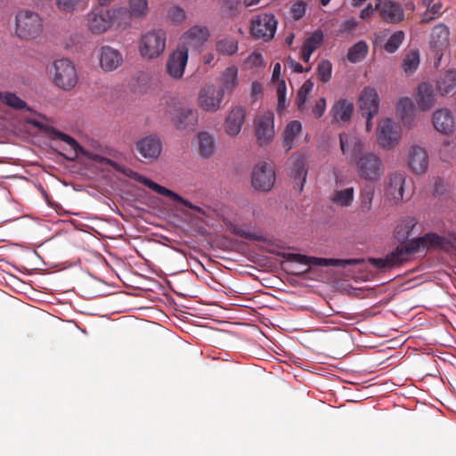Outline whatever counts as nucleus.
<instances>
[{
	"label": "nucleus",
	"instance_id": "obj_8",
	"mask_svg": "<svg viewBox=\"0 0 456 456\" xmlns=\"http://www.w3.org/2000/svg\"><path fill=\"white\" fill-rule=\"evenodd\" d=\"M377 137L381 147L390 149L399 142L401 126L389 118H384L379 124Z\"/></svg>",
	"mask_w": 456,
	"mask_h": 456
},
{
	"label": "nucleus",
	"instance_id": "obj_55",
	"mask_svg": "<svg viewBox=\"0 0 456 456\" xmlns=\"http://www.w3.org/2000/svg\"><path fill=\"white\" fill-rule=\"evenodd\" d=\"M247 63L252 68H261L265 66L263 56L259 53H251L247 59Z\"/></svg>",
	"mask_w": 456,
	"mask_h": 456
},
{
	"label": "nucleus",
	"instance_id": "obj_29",
	"mask_svg": "<svg viewBox=\"0 0 456 456\" xmlns=\"http://www.w3.org/2000/svg\"><path fill=\"white\" fill-rule=\"evenodd\" d=\"M405 175L403 173H393L389 175V182L386 189V194L395 202L403 199Z\"/></svg>",
	"mask_w": 456,
	"mask_h": 456
},
{
	"label": "nucleus",
	"instance_id": "obj_34",
	"mask_svg": "<svg viewBox=\"0 0 456 456\" xmlns=\"http://www.w3.org/2000/svg\"><path fill=\"white\" fill-rule=\"evenodd\" d=\"M396 111L404 126H411L413 121L414 103L409 97L401 98L396 104Z\"/></svg>",
	"mask_w": 456,
	"mask_h": 456
},
{
	"label": "nucleus",
	"instance_id": "obj_51",
	"mask_svg": "<svg viewBox=\"0 0 456 456\" xmlns=\"http://www.w3.org/2000/svg\"><path fill=\"white\" fill-rule=\"evenodd\" d=\"M168 18L176 23H181L186 18L185 12L179 6H173L168 11Z\"/></svg>",
	"mask_w": 456,
	"mask_h": 456
},
{
	"label": "nucleus",
	"instance_id": "obj_45",
	"mask_svg": "<svg viewBox=\"0 0 456 456\" xmlns=\"http://www.w3.org/2000/svg\"><path fill=\"white\" fill-rule=\"evenodd\" d=\"M0 100L6 105L12 107L14 110H29L27 103L12 93H3L0 94Z\"/></svg>",
	"mask_w": 456,
	"mask_h": 456
},
{
	"label": "nucleus",
	"instance_id": "obj_59",
	"mask_svg": "<svg viewBox=\"0 0 456 456\" xmlns=\"http://www.w3.org/2000/svg\"><path fill=\"white\" fill-rule=\"evenodd\" d=\"M235 233L240 236L241 238L248 240H258V237L251 232L246 231L242 228L236 229Z\"/></svg>",
	"mask_w": 456,
	"mask_h": 456
},
{
	"label": "nucleus",
	"instance_id": "obj_62",
	"mask_svg": "<svg viewBox=\"0 0 456 456\" xmlns=\"http://www.w3.org/2000/svg\"><path fill=\"white\" fill-rule=\"evenodd\" d=\"M444 181L440 178L436 179L435 181V188L433 190V192L434 194H443L444 193Z\"/></svg>",
	"mask_w": 456,
	"mask_h": 456
},
{
	"label": "nucleus",
	"instance_id": "obj_43",
	"mask_svg": "<svg viewBox=\"0 0 456 456\" xmlns=\"http://www.w3.org/2000/svg\"><path fill=\"white\" fill-rule=\"evenodd\" d=\"M405 35L403 30L394 32L384 45V50L388 53H395L403 44Z\"/></svg>",
	"mask_w": 456,
	"mask_h": 456
},
{
	"label": "nucleus",
	"instance_id": "obj_13",
	"mask_svg": "<svg viewBox=\"0 0 456 456\" xmlns=\"http://www.w3.org/2000/svg\"><path fill=\"white\" fill-rule=\"evenodd\" d=\"M256 136L258 143L263 146L268 144L274 135V115L267 111L255 119Z\"/></svg>",
	"mask_w": 456,
	"mask_h": 456
},
{
	"label": "nucleus",
	"instance_id": "obj_46",
	"mask_svg": "<svg viewBox=\"0 0 456 456\" xmlns=\"http://www.w3.org/2000/svg\"><path fill=\"white\" fill-rule=\"evenodd\" d=\"M375 190L371 185H366L360 193L361 209L363 212H369L372 207Z\"/></svg>",
	"mask_w": 456,
	"mask_h": 456
},
{
	"label": "nucleus",
	"instance_id": "obj_60",
	"mask_svg": "<svg viewBox=\"0 0 456 456\" xmlns=\"http://www.w3.org/2000/svg\"><path fill=\"white\" fill-rule=\"evenodd\" d=\"M307 96V94L302 92L301 90H298L297 94V105L299 110H303L305 108Z\"/></svg>",
	"mask_w": 456,
	"mask_h": 456
},
{
	"label": "nucleus",
	"instance_id": "obj_41",
	"mask_svg": "<svg viewBox=\"0 0 456 456\" xmlns=\"http://www.w3.org/2000/svg\"><path fill=\"white\" fill-rule=\"evenodd\" d=\"M163 286L159 282L144 275V299L149 298L151 302L160 300Z\"/></svg>",
	"mask_w": 456,
	"mask_h": 456
},
{
	"label": "nucleus",
	"instance_id": "obj_37",
	"mask_svg": "<svg viewBox=\"0 0 456 456\" xmlns=\"http://www.w3.org/2000/svg\"><path fill=\"white\" fill-rule=\"evenodd\" d=\"M161 152L162 142L158 136H144V159H157Z\"/></svg>",
	"mask_w": 456,
	"mask_h": 456
},
{
	"label": "nucleus",
	"instance_id": "obj_35",
	"mask_svg": "<svg viewBox=\"0 0 456 456\" xmlns=\"http://www.w3.org/2000/svg\"><path fill=\"white\" fill-rule=\"evenodd\" d=\"M198 146L200 155L210 157L216 151V143L212 134L202 131L197 134Z\"/></svg>",
	"mask_w": 456,
	"mask_h": 456
},
{
	"label": "nucleus",
	"instance_id": "obj_44",
	"mask_svg": "<svg viewBox=\"0 0 456 456\" xmlns=\"http://www.w3.org/2000/svg\"><path fill=\"white\" fill-rule=\"evenodd\" d=\"M216 50L222 54L233 55L238 52V41L232 37H225L216 42Z\"/></svg>",
	"mask_w": 456,
	"mask_h": 456
},
{
	"label": "nucleus",
	"instance_id": "obj_47",
	"mask_svg": "<svg viewBox=\"0 0 456 456\" xmlns=\"http://www.w3.org/2000/svg\"><path fill=\"white\" fill-rule=\"evenodd\" d=\"M322 41L323 33L321 29H317L305 40L302 47L313 53L322 45Z\"/></svg>",
	"mask_w": 456,
	"mask_h": 456
},
{
	"label": "nucleus",
	"instance_id": "obj_31",
	"mask_svg": "<svg viewBox=\"0 0 456 456\" xmlns=\"http://www.w3.org/2000/svg\"><path fill=\"white\" fill-rule=\"evenodd\" d=\"M416 217L407 216L399 220L395 228V237L398 241L405 242L411 234L413 228L417 225Z\"/></svg>",
	"mask_w": 456,
	"mask_h": 456
},
{
	"label": "nucleus",
	"instance_id": "obj_28",
	"mask_svg": "<svg viewBox=\"0 0 456 456\" xmlns=\"http://www.w3.org/2000/svg\"><path fill=\"white\" fill-rule=\"evenodd\" d=\"M409 165L413 172L424 173L428 166V156L425 149L418 145L409 150Z\"/></svg>",
	"mask_w": 456,
	"mask_h": 456
},
{
	"label": "nucleus",
	"instance_id": "obj_53",
	"mask_svg": "<svg viewBox=\"0 0 456 456\" xmlns=\"http://www.w3.org/2000/svg\"><path fill=\"white\" fill-rule=\"evenodd\" d=\"M129 12L133 17L142 15V0H128Z\"/></svg>",
	"mask_w": 456,
	"mask_h": 456
},
{
	"label": "nucleus",
	"instance_id": "obj_4",
	"mask_svg": "<svg viewBox=\"0 0 456 456\" xmlns=\"http://www.w3.org/2000/svg\"><path fill=\"white\" fill-rule=\"evenodd\" d=\"M283 257L288 262L298 263L306 266H336L346 267L347 265H357L365 262L363 258H324L316 256H308L300 253H284Z\"/></svg>",
	"mask_w": 456,
	"mask_h": 456
},
{
	"label": "nucleus",
	"instance_id": "obj_2",
	"mask_svg": "<svg viewBox=\"0 0 456 456\" xmlns=\"http://www.w3.org/2000/svg\"><path fill=\"white\" fill-rule=\"evenodd\" d=\"M29 123L35 127L38 128L40 131L45 132L51 141L61 140L67 143L69 146L71 152L73 153L71 157H66L69 159H74L78 156V154H82L92 160L97 161L99 163L108 164L114 169L120 171L127 175H131L132 174H134L133 171L121 167L119 164L110 159L102 157L96 153L89 152L88 151L85 150L82 146H80L79 143L73 137L57 130L56 128L49 125L44 124L36 119L29 120Z\"/></svg>",
	"mask_w": 456,
	"mask_h": 456
},
{
	"label": "nucleus",
	"instance_id": "obj_21",
	"mask_svg": "<svg viewBox=\"0 0 456 456\" xmlns=\"http://www.w3.org/2000/svg\"><path fill=\"white\" fill-rule=\"evenodd\" d=\"M198 111L187 108L180 109L177 115L173 118L174 125L181 131H193L198 124Z\"/></svg>",
	"mask_w": 456,
	"mask_h": 456
},
{
	"label": "nucleus",
	"instance_id": "obj_22",
	"mask_svg": "<svg viewBox=\"0 0 456 456\" xmlns=\"http://www.w3.org/2000/svg\"><path fill=\"white\" fill-rule=\"evenodd\" d=\"M416 253H419V251L412 239L407 242H402L388 254L393 266L395 267L408 262L411 259V256Z\"/></svg>",
	"mask_w": 456,
	"mask_h": 456
},
{
	"label": "nucleus",
	"instance_id": "obj_63",
	"mask_svg": "<svg viewBox=\"0 0 456 456\" xmlns=\"http://www.w3.org/2000/svg\"><path fill=\"white\" fill-rule=\"evenodd\" d=\"M428 6V9L433 12V14L435 15H438L441 13V9H442V4L440 2L438 3H432L430 4V5H427Z\"/></svg>",
	"mask_w": 456,
	"mask_h": 456
},
{
	"label": "nucleus",
	"instance_id": "obj_11",
	"mask_svg": "<svg viewBox=\"0 0 456 456\" xmlns=\"http://www.w3.org/2000/svg\"><path fill=\"white\" fill-rule=\"evenodd\" d=\"M189 48L185 45H178L173 51L167 61V71L170 77L179 79L184 73L188 62Z\"/></svg>",
	"mask_w": 456,
	"mask_h": 456
},
{
	"label": "nucleus",
	"instance_id": "obj_25",
	"mask_svg": "<svg viewBox=\"0 0 456 456\" xmlns=\"http://www.w3.org/2000/svg\"><path fill=\"white\" fill-rule=\"evenodd\" d=\"M354 111V104L346 100L339 99L332 105L330 115L331 117V123L347 122L351 119Z\"/></svg>",
	"mask_w": 456,
	"mask_h": 456
},
{
	"label": "nucleus",
	"instance_id": "obj_20",
	"mask_svg": "<svg viewBox=\"0 0 456 456\" xmlns=\"http://www.w3.org/2000/svg\"><path fill=\"white\" fill-rule=\"evenodd\" d=\"M289 175L294 179L295 183L298 186L299 191H301L305 183L307 175L305 158L301 155H293L289 159Z\"/></svg>",
	"mask_w": 456,
	"mask_h": 456
},
{
	"label": "nucleus",
	"instance_id": "obj_5",
	"mask_svg": "<svg viewBox=\"0 0 456 456\" xmlns=\"http://www.w3.org/2000/svg\"><path fill=\"white\" fill-rule=\"evenodd\" d=\"M53 66V82L55 86L63 90H70L77 85V70L70 61L67 59L57 60Z\"/></svg>",
	"mask_w": 456,
	"mask_h": 456
},
{
	"label": "nucleus",
	"instance_id": "obj_38",
	"mask_svg": "<svg viewBox=\"0 0 456 456\" xmlns=\"http://www.w3.org/2000/svg\"><path fill=\"white\" fill-rule=\"evenodd\" d=\"M369 52V46L364 40H359L349 47L346 54L347 61L351 63H358L365 59Z\"/></svg>",
	"mask_w": 456,
	"mask_h": 456
},
{
	"label": "nucleus",
	"instance_id": "obj_57",
	"mask_svg": "<svg viewBox=\"0 0 456 456\" xmlns=\"http://www.w3.org/2000/svg\"><path fill=\"white\" fill-rule=\"evenodd\" d=\"M292 15L296 20L302 18L306 11V4L304 2H297L292 6Z\"/></svg>",
	"mask_w": 456,
	"mask_h": 456
},
{
	"label": "nucleus",
	"instance_id": "obj_52",
	"mask_svg": "<svg viewBox=\"0 0 456 456\" xmlns=\"http://www.w3.org/2000/svg\"><path fill=\"white\" fill-rule=\"evenodd\" d=\"M358 26V21L354 18H350L341 23L338 28V35H345L355 29Z\"/></svg>",
	"mask_w": 456,
	"mask_h": 456
},
{
	"label": "nucleus",
	"instance_id": "obj_10",
	"mask_svg": "<svg viewBox=\"0 0 456 456\" xmlns=\"http://www.w3.org/2000/svg\"><path fill=\"white\" fill-rule=\"evenodd\" d=\"M115 11L103 8H96L88 14V27L92 33L102 34L107 31L114 20Z\"/></svg>",
	"mask_w": 456,
	"mask_h": 456
},
{
	"label": "nucleus",
	"instance_id": "obj_42",
	"mask_svg": "<svg viewBox=\"0 0 456 456\" xmlns=\"http://www.w3.org/2000/svg\"><path fill=\"white\" fill-rule=\"evenodd\" d=\"M354 196V190L353 187L346 188L344 190L336 191L333 193L331 200L333 203L340 207H348L352 204Z\"/></svg>",
	"mask_w": 456,
	"mask_h": 456
},
{
	"label": "nucleus",
	"instance_id": "obj_36",
	"mask_svg": "<svg viewBox=\"0 0 456 456\" xmlns=\"http://www.w3.org/2000/svg\"><path fill=\"white\" fill-rule=\"evenodd\" d=\"M302 129V124L298 120L290 121L285 127L282 135V147L286 151H289L293 148V142L297 134Z\"/></svg>",
	"mask_w": 456,
	"mask_h": 456
},
{
	"label": "nucleus",
	"instance_id": "obj_6",
	"mask_svg": "<svg viewBox=\"0 0 456 456\" xmlns=\"http://www.w3.org/2000/svg\"><path fill=\"white\" fill-rule=\"evenodd\" d=\"M278 21L273 13H260L251 20L250 32L253 37L271 40L276 32Z\"/></svg>",
	"mask_w": 456,
	"mask_h": 456
},
{
	"label": "nucleus",
	"instance_id": "obj_15",
	"mask_svg": "<svg viewBox=\"0 0 456 456\" xmlns=\"http://www.w3.org/2000/svg\"><path fill=\"white\" fill-rule=\"evenodd\" d=\"M99 66L104 72L118 69L123 64V55L119 50L110 45H102L97 53Z\"/></svg>",
	"mask_w": 456,
	"mask_h": 456
},
{
	"label": "nucleus",
	"instance_id": "obj_27",
	"mask_svg": "<svg viewBox=\"0 0 456 456\" xmlns=\"http://www.w3.org/2000/svg\"><path fill=\"white\" fill-rule=\"evenodd\" d=\"M144 186L151 189L152 191H154L155 192H157L159 195L170 198L173 201L177 202L188 208L194 209V210H200L199 207H196L188 200L183 199L179 194L174 192L173 191H171V190H169V189H167V188H166V187H164V186H162L146 177H144Z\"/></svg>",
	"mask_w": 456,
	"mask_h": 456
},
{
	"label": "nucleus",
	"instance_id": "obj_40",
	"mask_svg": "<svg viewBox=\"0 0 456 456\" xmlns=\"http://www.w3.org/2000/svg\"><path fill=\"white\" fill-rule=\"evenodd\" d=\"M55 5L61 12L72 13L85 10L87 6V0H55Z\"/></svg>",
	"mask_w": 456,
	"mask_h": 456
},
{
	"label": "nucleus",
	"instance_id": "obj_12",
	"mask_svg": "<svg viewBox=\"0 0 456 456\" xmlns=\"http://www.w3.org/2000/svg\"><path fill=\"white\" fill-rule=\"evenodd\" d=\"M167 35L161 28L153 29L144 34V57H159L166 48Z\"/></svg>",
	"mask_w": 456,
	"mask_h": 456
},
{
	"label": "nucleus",
	"instance_id": "obj_24",
	"mask_svg": "<svg viewBox=\"0 0 456 456\" xmlns=\"http://www.w3.org/2000/svg\"><path fill=\"white\" fill-rule=\"evenodd\" d=\"M208 37L209 31L207 27L193 26L183 33L182 37L183 44L181 45H185L188 48L189 46L200 47L208 40Z\"/></svg>",
	"mask_w": 456,
	"mask_h": 456
},
{
	"label": "nucleus",
	"instance_id": "obj_54",
	"mask_svg": "<svg viewBox=\"0 0 456 456\" xmlns=\"http://www.w3.org/2000/svg\"><path fill=\"white\" fill-rule=\"evenodd\" d=\"M278 94V110L283 109L286 106V84L284 80H281L277 88Z\"/></svg>",
	"mask_w": 456,
	"mask_h": 456
},
{
	"label": "nucleus",
	"instance_id": "obj_49",
	"mask_svg": "<svg viewBox=\"0 0 456 456\" xmlns=\"http://www.w3.org/2000/svg\"><path fill=\"white\" fill-rule=\"evenodd\" d=\"M318 77L322 82H329L331 78L332 65L328 60H322L317 67Z\"/></svg>",
	"mask_w": 456,
	"mask_h": 456
},
{
	"label": "nucleus",
	"instance_id": "obj_39",
	"mask_svg": "<svg viewBox=\"0 0 456 456\" xmlns=\"http://www.w3.org/2000/svg\"><path fill=\"white\" fill-rule=\"evenodd\" d=\"M419 63V51L418 49H411L404 55L402 62V69L406 74L410 75L417 70Z\"/></svg>",
	"mask_w": 456,
	"mask_h": 456
},
{
	"label": "nucleus",
	"instance_id": "obj_9",
	"mask_svg": "<svg viewBox=\"0 0 456 456\" xmlns=\"http://www.w3.org/2000/svg\"><path fill=\"white\" fill-rule=\"evenodd\" d=\"M224 96L223 89L213 84L208 85L200 91L198 104L207 112H216L221 108Z\"/></svg>",
	"mask_w": 456,
	"mask_h": 456
},
{
	"label": "nucleus",
	"instance_id": "obj_1",
	"mask_svg": "<svg viewBox=\"0 0 456 456\" xmlns=\"http://www.w3.org/2000/svg\"><path fill=\"white\" fill-rule=\"evenodd\" d=\"M340 149L346 160L355 164L361 178L379 181L384 175L385 167L379 156L373 152H364V142L356 138H349L346 133L339 134Z\"/></svg>",
	"mask_w": 456,
	"mask_h": 456
},
{
	"label": "nucleus",
	"instance_id": "obj_23",
	"mask_svg": "<svg viewBox=\"0 0 456 456\" xmlns=\"http://www.w3.org/2000/svg\"><path fill=\"white\" fill-rule=\"evenodd\" d=\"M450 30L449 28L444 24L439 23L436 25L431 31L429 37V46L436 52V54L441 53L449 43Z\"/></svg>",
	"mask_w": 456,
	"mask_h": 456
},
{
	"label": "nucleus",
	"instance_id": "obj_17",
	"mask_svg": "<svg viewBox=\"0 0 456 456\" xmlns=\"http://www.w3.org/2000/svg\"><path fill=\"white\" fill-rule=\"evenodd\" d=\"M359 107L362 115L375 116L379 109V97L375 88L365 87L359 98Z\"/></svg>",
	"mask_w": 456,
	"mask_h": 456
},
{
	"label": "nucleus",
	"instance_id": "obj_26",
	"mask_svg": "<svg viewBox=\"0 0 456 456\" xmlns=\"http://www.w3.org/2000/svg\"><path fill=\"white\" fill-rule=\"evenodd\" d=\"M144 186L151 189L152 191H154L155 192H157L159 195L170 198L173 201L177 202L188 208L194 209V210H200L199 207H196L188 200L183 199L179 194L174 192L173 191H171V190H169V189H167V188H166V187H164V186H162L146 177H144Z\"/></svg>",
	"mask_w": 456,
	"mask_h": 456
},
{
	"label": "nucleus",
	"instance_id": "obj_3",
	"mask_svg": "<svg viewBox=\"0 0 456 456\" xmlns=\"http://www.w3.org/2000/svg\"><path fill=\"white\" fill-rule=\"evenodd\" d=\"M43 32V20L35 12L20 11L16 15V35L25 40L37 38Z\"/></svg>",
	"mask_w": 456,
	"mask_h": 456
},
{
	"label": "nucleus",
	"instance_id": "obj_32",
	"mask_svg": "<svg viewBox=\"0 0 456 456\" xmlns=\"http://www.w3.org/2000/svg\"><path fill=\"white\" fill-rule=\"evenodd\" d=\"M456 87V70L448 69L440 75L436 81V89L441 95H445Z\"/></svg>",
	"mask_w": 456,
	"mask_h": 456
},
{
	"label": "nucleus",
	"instance_id": "obj_58",
	"mask_svg": "<svg viewBox=\"0 0 456 456\" xmlns=\"http://www.w3.org/2000/svg\"><path fill=\"white\" fill-rule=\"evenodd\" d=\"M288 64L289 67L297 73H304L308 72L310 70V68L305 69L299 62L296 61L291 58H289Z\"/></svg>",
	"mask_w": 456,
	"mask_h": 456
},
{
	"label": "nucleus",
	"instance_id": "obj_7",
	"mask_svg": "<svg viewBox=\"0 0 456 456\" xmlns=\"http://www.w3.org/2000/svg\"><path fill=\"white\" fill-rule=\"evenodd\" d=\"M276 175L273 167L267 162H260L254 167L252 172L253 187L264 192L270 191L275 183Z\"/></svg>",
	"mask_w": 456,
	"mask_h": 456
},
{
	"label": "nucleus",
	"instance_id": "obj_56",
	"mask_svg": "<svg viewBox=\"0 0 456 456\" xmlns=\"http://www.w3.org/2000/svg\"><path fill=\"white\" fill-rule=\"evenodd\" d=\"M326 110V99L325 98H320L315 104L314 105L312 109L313 114L316 118H322Z\"/></svg>",
	"mask_w": 456,
	"mask_h": 456
},
{
	"label": "nucleus",
	"instance_id": "obj_16",
	"mask_svg": "<svg viewBox=\"0 0 456 456\" xmlns=\"http://www.w3.org/2000/svg\"><path fill=\"white\" fill-rule=\"evenodd\" d=\"M419 253L426 254L428 251L443 249L449 245V240L436 232H428L423 236L413 239Z\"/></svg>",
	"mask_w": 456,
	"mask_h": 456
},
{
	"label": "nucleus",
	"instance_id": "obj_33",
	"mask_svg": "<svg viewBox=\"0 0 456 456\" xmlns=\"http://www.w3.org/2000/svg\"><path fill=\"white\" fill-rule=\"evenodd\" d=\"M238 69L235 66L227 67L222 73L220 77L223 93H231L238 85Z\"/></svg>",
	"mask_w": 456,
	"mask_h": 456
},
{
	"label": "nucleus",
	"instance_id": "obj_64",
	"mask_svg": "<svg viewBox=\"0 0 456 456\" xmlns=\"http://www.w3.org/2000/svg\"><path fill=\"white\" fill-rule=\"evenodd\" d=\"M421 21L423 23H428L431 20H433L435 18H436V15L433 14V12H431L428 9L424 12L422 14H421Z\"/></svg>",
	"mask_w": 456,
	"mask_h": 456
},
{
	"label": "nucleus",
	"instance_id": "obj_48",
	"mask_svg": "<svg viewBox=\"0 0 456 456\" xmlns=\"http://www.w3.org/2000/svg\"><path fill=\"white\" fill-rule=\"evenodd\" d=\"M455 151H456V143L452 141L445 140V141H444L443 144L441 145V148L439 151L440 159L443 161L447 162L451 159H452Z\"/></svg>",
	"mask_w": 456,
	"mask_h": 456
},
{
	"label": "nucleus",
	"instance_id": "obj_61",
	"mask_svg": "<svg viewBox=\"0 0 456 456\" xmlns=\"http://www.w3.org/2000/svg\"><path fill=\"white\" fill-rule=\"evenodd\" d=\"M374 10L376 9L372 7L371 4H368V5L361 11L360 18L362 20L369 18L373 14Z\"/></svg>",
	"mask_w": 456,
	"mask_h": 456
},
{
	"label": "nucleus",
	"instance_id": "obj_30",
	"mask_svg": "<svg viewBox=\"0 0 456 456\" xmlns=\"http://www.w3.org/2000/svg\"><path fill=\"white\" fill-rule=\"evenodd\" d=\"M436 102V94L432 85L423 82L419 85L417 91V104L423 110H429Z\"/></svg>",
	"mask_w": 456,
	"mask_h": 456
},
{
	"label": "nucleus",
	"instance_id": "obj_14",
	"mask_svg": "<svg viewBox=\"0 0 456 456\" xmlns=\"http://www.w3.org/2000/svg\"><path fill=\"white\" fill-rule=\"evenodd\" d=\"M375 9L386 23L395 24L404 19L403 8L393 0H377Z\"/></svg>",
	"mask_w": 456,
	"mask_h": 456
},
{
	"label": "nucleus",
	"instance_id": "obj_18",
	"mask_svg": "<svg viewBox=\"0 0 456 456\" xmlns=\"http://www.w3.org/2000/svg\"><path fill=\"white\" fill-rule=\"evenodd\" d=\"M246 110L241 106H236L231 110L224 121V129L231 136L238 135L245 122Z\"/></svg>",
	"mask_w": 456,
	"mask_h": 456
},
{
	"label": "nucleus",
	"instance_id": "obj_19",
	"mask_svg": "<svg viewBox=\"0 0 456 456\" xmlns=\"http://www.w3.org/2000/svg\"><path fill=\"white\" fill-rule=\"evenodd\" d=\"M434 127L441 134H448L455 129V119L448 109L436 110L433 114Z\"/></svg>",
	"mask_w": 456,
	"mask_h": 456
},
{
	"label": "nucleus",
	"instance_id": "obj_50",
	"mask_svg": "<svg viewBox=\"0 0 456 456\" xmlns=\"http://www.w3.org/2000/svg\"><path fill=\"white\" fill-rule=\"evenodd\" d=\"M368 262L378 269H391L394 268L392 261L390 260L389 254L385 257H370Z\"/></svg>",
	"mask_w": 456,
	"mask_h": 456
}]
</instances>
